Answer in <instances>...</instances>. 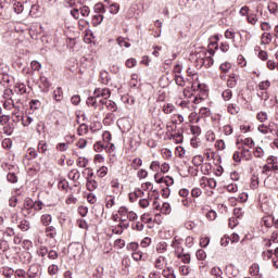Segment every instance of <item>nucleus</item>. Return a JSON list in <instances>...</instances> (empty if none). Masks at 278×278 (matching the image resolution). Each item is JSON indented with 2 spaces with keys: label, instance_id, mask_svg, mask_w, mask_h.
Returning <instances> with one entry per match:
<instances>
[{
  "label": "nucleus",
  "instance_id": "1",
  "mask_svg": "<svg viewBox=\"0 0 278 278\" xmlns=\"http://www.w3.org/2000/svg\"><path fill=\"white\" fill-rule=\"evenodd\" d=\"M42 207H45V203H42V201L34 202L31 198H26L22 207V214L26 218H34V216H36V212H40Z\"/></svg>",
  "mask_w": 278,
  "mask_h": 278
},
{
  "label": "nucleus",
  "instance_id": "2",
  "mask_svg": "<svg viewBox=\"0 0 278 278\" xmlns=\"http://www.w3.org/2000/svg\"><path fill=\"white\" fill-rule=\"evenodd\" d=\"M8 5H12L15 14H23V11L25 10V5L21 0H0V16L5 14Z\"/></svg>",
  "mask_w": 278,
  "mask_h": 278
},
{
  "label": "nucleus",
  "instance_id": "3",
  "mask_svg": "<svg viewBox=\"0 0 278 278\" xmlns=\"http://www.w3.org/2000/svg\"><path fill=\"white\" fill-rule=\"evenodd\" d=\"M273 170H278V162H277V157L269 156L267 159V164L263 166V174L268 175V173Z\"/></svg>",
  "mask_w": 278,
  "mask_h": 278
},
{
  "label": "nucleus",
  "instance_id": "4",
  "mask_svg": "<svg viewBox=\"0 0 278 278\" xmlns=\"http://www.w3.org/2000/svg\"><path fill=\"white\" fill-rule=\"evenodd\" d=\"M18 125L17 122H14V119H11V122H8L3 125L2 131L4 136H12L14 134V129H16V126Z\"/></svg>",
  "mask_w": 278,
  "mask_h": 278
},
{
  "label": "nucleus",
  "instance_id": "5",
  "mask_svg": "<svg viewBox=\"0 0 278 278\" xmlns=\"http://www.w3.org/2000/svg\"><path fill=\"white\" fill-rule=\"evenodd\" d=\"M99 103H101L102 108H100V110H103V105H105L106 110H109V112H116V110H118V106H116V102L112 101V100H108V99H100Z\"/></svg>",
  "mask_w": 278,
  "mask_h": 278
},
{
  "label": "nucleus",
  "instance_id": "6",
  "mask_svg": "<svg viewBox=\"0 0 278 278\" xmlns=\"http://www.w3.org/2000/svg\"><path fill=\"white\" fill-rule=\"evenodd\" d=\"M154 179H155L156 184H165V186H167V188H169V186H173V184H175V179H173V177H170V176L160 177L156 174L154 176Z\"/></svg>",
  "mask_w": 278,
  "mask_h": 278
},
{
  "label": "nucleus",
  "instance_id": "7",
  "mask_svg": "<svg viewBox=\"0 0 278 278\" xmlns=\"http://www.w3.org/2000/svg\"><path fill=\"white\" fill-rule=\"evenodd\" d=\"M93 94L98 98V99H110V96L112 94V91H110L108 88H97L93 91Z\"/></svg>",
  "mask_w": 278,
  "mask_h": 278
},
{
  "label": "nucleus",
  "instance_id": "8",
  "mask_svg": "<svg viewBox=\"0 0 278 278\" xmlns=\"http://www.w3.org/2000/svg\"><path fill=\"white\" fill-rule=\"evenodd\" d=\"M11 118L13 121V123H21L22 118H23V112L21 111V105H16L11 114Z\"/></svg>",
  "mask_w": 278,
  "mask_h": 278
},
{
  "label": "nucleus",
  "instance_id": "9",
  "mask_svg": "<svg viewBox=\"0 0 278 278\" xmlns=\"http://www.w3.org/2000/svg\"><path fill=\"white\" fill-rule=\"evenodd\" d=\"M219 71H222L219 77L220 79L225 80L227 79V73H229V71H231V63L229 62H225V63H222L220 66H219Z\"/></svg>",
  "mask_w": 278,
  "mask_h": 278
},
{
  "label": "nucleus",
  "instance_id": "10",
  "mask_svg": "<svg viewBox=\"0 0 278 278\" xmlns=\"http://www.w3.org/2000/svg\"><path fill=\"white\" fill-rule=\"evenodd\" d=\"M182 243H184V239H181L179 237H175L172 241V247H173V249H175L177 251V253H179V251H181V253H184V248H181Z\"/></svg>",
  "mask_w": 278,
  "mask_h": 278
},
{
  "label": "nucleus",
  "instance_id": "11",
  "mask_svg": "<svg viewBox=\"0 0 278 278\" xmlns=\"http://www.w3.org/2000/svg\"><path fill=\"white\" fill-rule=\"evenodd\" d=\"M104 201H105L106 210H112V207H114V205H116V197H114L112 194L106 193Z\"/></svg>",
  "mask_w": 278,
  "mask_h": 278
},
{
  "label": "nucleus",
  "instance_id": "12",
  "mask_svg": "<svg viewBox=\"0 0 278 278\" xmlns=\"http://www.w3.org/2000/svg\"><path fill=\"white\" fill-rule=\"evenodd\" d=\"M48 254H49V248H47V245H40L37 249V255L41 257V262H45V260H47Z\"/></svg>",
  "mask_w": 278,
  "mask_h": 278
},
{
  "label": "nucleus",
  "instance_id": "13",
  "mask_svg": "<svg viewBox=\"0 0 278 278\" xmlns=\"http://www.w3.org/2000/svg\"><path fill=\"white\" fill-rule=\"evenodd\" d=\"M52 99L54 101H56L58 103H60V101H62V99H64V91L62 90V87H58L53 91Z\"/></svg>",
  "mask_w": 278,
  "mask_h": 278
},
{
  "label": "nucleus",
  "instance_id": "14",
  "mask_svg": "<svg viewBox=\"0 0 278 278\" xmlns=\"http://www.w3.org/2000/svg\"><path fill=\"white\" fill-rule=\"evenodd\" d=\"M250 274L252 277L262 278V273H260V265L257 263L251 265Z\"/></svg>",
  "mask_w": 278,
  "mask_h": 278
},
{
  "label": "nucleus",
  "instance_id": "15",
  "mask_svg": "<svg viewBox=\"0 0 278 278\" xmlns=\"http://www.w3.org/2000/svg\"><path fill=\"white\" fill-rule=\"evenodd\" d=\"M178 105H179V108H181V110H187V112L194 110V104H192L188 100L180 101Z\"/></svg>",
  "mask_w": 278,
  "mask_h": 278
},
{
  "label": "nucleus",
  "instance_id": "16",
  "mask_svg": "<svg viewBox=\"0 0 278 278\" xmlns=\"http://www.w3.org/2000/svg\"><path fill=\"white\" fill-rule=\"evenodd\" d=\"M111 188H113V193L114 194H119L121 193V181L118 179H113L110 182Z\"/></svg>",
  "mask_w": 278,
  "mask_h": 278
},
{
  "label": "nucleus",
  "instance_id": "17",
  "mask_svg": "<svg viewBox=\"0 0 278 278\" xmlns=\"http://www.w3.org/2000/svg\"><path fill=\"white\" fill-rule=\"evenodd\" d=\"M46 236L47 238L54 239L58 236V229L54 226H47L46 227Z\"/></svg>",
  "mask_w": 278,
  "mask_h": 278
},
{
  "label": "nucleus",
  "instance_id": "18",
  "mask_svg": "<svg viewBox=\"0 0 278 278\" xmlns=\"http://www.w3.org/2000/svg\"><path fill=\"white\" fill-rule=\"evenodd\" d=\"M86 186H87V190H89V192H94V190H97V188H99V182H97V180H94V179H88Z\"/></svg>",
  "mask_w": 278,
  "mask_h": 278
},
{
  "label": "nucleus",
  "instance_id": "19",
  "mask_svg": "<svg viewBox=\"0 0 278 278\" xmlns=\"http://www.w3.org/2000/svg\"><path fill=\"white\" fill-rule=\"evenodd\" d=\"M200 62L202 66H204L205 68H210L214 66V59L212 56H206L204 59H201Z\"/></svg>",
  "mask_w": 278,
  "mask_h": 278
},
{
  "label": "nucleus",
  "instance_id": "20",
  "mask_svg": "<svg viewBox=\"0 0 278 278\" xmlns=\"http://www.w3.org/2000/svg\"><path fill=\"white\" fill-rule=\"evenodd\" d=\"M30 227L31 224L27 219H22L18 224V229H21V231H29Z\"/></svg>",
  "mask_w": 278,
  "mask_h": 278
},
{
  "label": "nucleus",
  "instance_id": "21",
  "mask_svg": "<svg viewBox=\"0 0 278 278\" xmlns=\"http://www.w3.org/2000/svg\"><path fill=\"white\" fill-rule=\"evenodd\" d=\"M270 42H273V35L264 33L261 37V45H270Z\"/></svg>",
  "mask_w": 278,
  "mask_h": 278
},
{
  "label": "nucleus",
  "instance_id": "22",
  "mask_svg": "<svg viewBox=\"0 0 278 278\" xmlns=\"http://www.w3.org/2000/svg\"><path fill=\"white\" fill-rule=\"evenodd\" d=\"M16 103H14V100H12V98L7 99L3 102V108L4 110H14V108H16Z\"/></svg>",
  "mask_w": 278,
  "mask_h": 278
},
{
  "label": "nucleus",
  "instance_id": "23",
  "mask_svg": "<svg viewBox=\"0 0 278 278\" xmlns=\"http://www.w3.org/2000/svg\"><path fill=\"white\" fill-rule=\"evenodd\" d=\"M162 275L165 278H177L175 276V269H173V267H167L166 269H164Z\"/></svg>",
  "mask_w": 278,
  "mask_h": 278
},
{
  "label": "nucleus",
  "instance_id": "24",
  "mask_svg": "<svg viewBox=\"0 0 278 278\" xmlns=\"http://www.w3.org/2000/svg\"><path fill=\"white\" fill-rule=\"evenodd\" d=\"M227 110L229 114H240V106L238 104L230 103Z\"/></svg>",
  "mask_w": 278,
  "mask_h": 278
},
{
  "label": "nucleus",
  "instance_id": "25",
  "mask_svg": "<svg viewBox=\"0 0 278 278\" xmlns=\"http://www.w3.org/2000/svg\"><path fill=\"white\" fill-rule=\"evenodd\" d=\"M81 177V174H79V170L72 169L68 173V179H72V181H78V179Z\"/></svg>",
  "mask_w": 278,
  "mask_h": 278
},
{
  "label": "nucleus",
  "instance_id": "26",
  "mask_svg": "<svg viewBox=\"0 0 278 278\" xmlns=\"http://www.w3.org/2000/svg\"><path fill=\"white\" fill-rule=\"evenodd\" d=\"M68 147H71V142H60L56 144V151L64 153V151H68Z\"/></svg>",
  "mask_w": 278,
  "mask_h": 278
},
{
  "label": "nucleus",
  "instance_id": "27",
  "mask_svg": "<svg viewBox=\"0 0 278 278\" xmlns=\"http://www.w3.org/2000/svg\"><path fill=\"white\" fill-rule=\"evenodd\" d=\"M37 149H38L39 153L45 154V153H47L49 146L47 144V141L41 140V141H39Z\"/></svg>",
  "mask_w": 278,
  "mask_h": 278
},
{
  "label": "nucleus",
  "instance_id": "28",
  "mask_svg": "<svg viewBox=\"0 0 278 278\" xmlns=\"http://www.w3.org/2000/svg\"><path fill=\"white\" fill-rule=\"evenodd\" d=\"M238 85V79H236V74L229 75V78L227 80L228 88H236Z\"/></svg>",
  "mask_w": 278,
  "mask_h": 278
},
{
  "label": "nucleus",
  "instance_id": "29",
  "mask_svg": "<svg viewBox=\"0 0 278 278\" xmlns=\"http://www.w3.org/2000/svg\"><path fill=\"white\" fill-rule=\"evenodd\" d=\"M7 179H8V181H10V184L18 182V176L16 175L15 172H9L7 175Z\"/></svg>",
  "mask_w": 278,
  "mask_h": 278
},
{
  "label": "nucleus",
  "instance_id": "30",
  "mask_svg": "<svg viewBox=\"0 0 278 278\" xmlns=\"http://www.w3.org/2000/svg\"><path fill=\"white\" fill-rule=\"evenodd\" d=\"M99 98L93 94V97H89L87 99V105L94 108L97 110Z\"/></svg>",
  "mask_w": 278,
  "mask_h": 278
},
{
  "label": "nucleus",
  "instance_id": "31",
  "mask_svg": "<svg viewBox=\"0 0 278 278\" xmlns=\"http://www.w3.org/2000/svg\"><path fill=\"white\" fill-rule=\"evenodd\" d=\"M256 121L260 123H266L268 121V113L261 111L256 114Z\"/></svg>",
  "mask_w": 278,
  "mask_h": 278
},
{
  "label": "nucleus",
  "instance_id": "32",
  "mask_svg": "<svg viewBox=\"0 0 278 278\" xmlns=\"http://www.w3.org/2000/svg\"><path fill=\"white\" fill-rule=\"evenodd\" d=\"M26 275L28 278H37L38 277V267L37 266L29 267Z\"/></svg>",
  "mask_w": 278,
  "mask_h": 278
},
{
  "label": "nucleus",
  "instance_id": "33",
  "mask_svg": "<svg viewBox=\"0 0 278 278\" xmlns=\"http://www.w3.org/2000/svg\"><path fill=\"white\" fill-rule=\"evenodd\" d=\"M100 80H101V84H104V86H108L110 84V74H108V72H101Z\"/></svg>",
  "mask_w": 278,
  "mask_h": 278
},
{
  "label": "nucleus",
  "instance_id": "34",
  "mask_svg": "<svg viewBox=\"0 0 278 278\" xmlns=\"http://www.w3.org/2000/svg\"><path fill=\"white\" fill-rule=\"evenodd\" d=\"M170 140H174L176 144H181L184 142V135L181 132L172 135Z\"/></svg>",
  "mask_w": 278,
  "mask_h": 278
},
{
  "label": "nucleus",
  "instance_id": "35",
  "mask_svg": "<svg viewBox=\"0 0 278 278\" xmlns=\"http://www.w3.org/2000/svg\"><path fill=\"white\" fill-rule=\"evenodd\" d=\"M222 97L224 101H231L233 97V91H231V89H226L223 91Z\"/></svg>",
  "mask_w": 278,
  "mask_h": 278
},
{
  "label": "nucleus",
  "instance_id": "36",
  "mask_svg": "<svg viewBox=\"0 0 278 278\" xmlns=\"http://www.w3.org/2000/svg\"><path fill=\"white\" fill-rule=\"evenodd\" d=\"M53 220V217L49 214H45L41 216V223L45 225V227H49L51 225V222Z\"/></svg>",
  "mask_w": 278,
  "mask_h": 278
},
{
  "label": "nucleus",
  "instance_id": "37",
  "mask_svg": "<svg viewBox=\"0 0 278 278\" xmlns=\"http://www.w3.org/2000/svg\"><path fill=\"white\" fill-rule=\"evenodd\" d=\"M96 14H105V5L103 3H97L93 7Z\"/></svg>",
  "mask_w": 278,
  "mask_h": 278
},
{
  "label": "nucleus",
  "instance_id": "38",
  "mask_svg": "<svg viewBox=\"0 0 278 278\" xmlns=\"http://www.w3.org/2000/svg\"><path fill=\"white\" fill-rule=\"evenodd\" d=\"M164 114H173L175 112V105L167 103L163 105Z\"/></svg>",
  "mask_w": 278,
  "mask_h": 278
},
{
  "label": "nucleus",
  "instance_id": "39",
  "mask_svg": "<svg viewBox=\"0 0 278 278\" xmlns=\"http://www.w3.org/2000/svg\"><path fill=\"white\" fill-rule=\"evenodd\" d=\"M247 21H248V23H250V25H256L257 21H258L257 14H255V13L249 14L247 17Z\"/></svg>",
  "mask_w": 278,
  "mask_h": 278
},
{
  "label": "nucleus",
  "instance_id": "40",
  "mask_svg": "<svg viewBox=\"0 0 278 278\" xmlns=\"http://www.w3.org/2000/svg\"><path fill=\"white\" fill-rule=\"evenodd\" d=\"M210 170H212V164L211 163H204L201 165V173L203 175H210Z\"/></svg>",
  "mask_w": 278,
  "mask_h": 278
},
{
  "label": "nucleus",
  "instance_id": "41",
  "mask_svg": "<svg viewBox=\"0 0 278 278\" xmlns=\"http://www.w3.org/2000/svg\"><path fill=\"white\" fill-rule=\"evenodd\" d=\"M101 23H103V14L97 13L96 15L92 16L93 25H101Z\"/></svg>",
  "mask_w": 278,
  "mask_h": 278
},
{
  "label": "nucleus",
  "instance_id": "42",
  "mask_svg": "<svg viewBox=\"0 0 278 278\" xmlns=\"http://www.w3.org/2000/svg\"><path fill=\"white\" fill-rule=\"evenodd\" d=\"M117 45H119V47H125L126 49H129V47H131V43H129L127 39L123 37L117 38Z\"/></svg>",
  "mask_w": 278,
  "mask_h": 278
},
{
  "label": "nucleus",
  "instance_id": "43",
  "mask_svg": "<svg viewBox=\"0 0 278 278\" xmlns=\"http://www.w3.org/2000/svg\"><path fill=\"white\" fill-rule=\"evenodd\" d=\"M241 155L242 157H244V160H252L253 159V154L251 153V150L243 148L241 151Z\"/></svg>",
  "mask_w": 278,
  "mask_h": 278
},
{
  "label": "nucleus",
  "instance_id": "44",
  "mask_svg": "<svg viewBox=\"0 0 278 278\" xmlns=\"http://www.w3.org/2000/svg\"><path fill=\"white\" fill-rule=\"evenodd\" d=\"M203 155H195L192 159V164L195 166H202L203 165Z\"/></svg>",
  "mask_w": 278,
  "mask_h": 278
},
{
  "label": "nucleus",
  "instance_id": "45",
  "mask_svg": "<svg viewBox=\"0 0 278 278\" xmlns=\"http://www.w3.org/2000/svg\"><path fill=\"white\" fill-rule=\"evenodd\" d=\"M167 249H168V244L166 242H160L156 247L157 253H166Z\"/></svg>",
  "mask_w": 278,
  "mask_h": 278
},
{
  "label": "nucleus",
  "instance_id": "46",
  "mask_svg": "<svg viewBox=\"0 0 278 278\" xmlns=\"http://www.w3.org/2000/svg\"><path fill=\"white\" fill-rule=\"evenodd\" d=\"M21 121H22L23 127H29V124L34 123V118H31V116H28V115L23 116Z\"/></svg>",
  "mask_w": 278,
  "mask_h": 278
},
{
  "label": "nucleus",
  "instance_id": "47",
  "mask_svg": "<svg viewBox=\"0 0 278 278\" xmlns=\"http://www.w3.org/2000/svg\"><path fill=\"white\" fill-rule=\"evenodd\" d=\"M258 186H260V180H258V178L255 177V176H253V177L251 178L250 188H251L252 190H257Z\"/></svg>",
  "mask_w": 278,
  "mask_h": 278
},
{
  "label": "nucleus",
  "instance_id": "48",
  "mask_svg": "<svg viewBox=\"0 0 278 278\" xmlns=\"http://www.w3.org/2000/svg\"><path fill=\"white\" fill-rule=\"evenodd\" d=\"M88 131V125L86 124H80L78 129H77V134L78 136H86V132Z\"/></svg>",
  "mask_w": 278,
  "mask_h": 278
},
{
  "label": "nucleus",
  "instance_id": "49",
  "mask_svg": "<svg viewBox=\"0 0 278 278\" xmlns=\"http://www.w3.org/2000/svg\"><path fill=\"white\" fill-rule=\"evenodd\" d=\"M199 121H201V116L199 115V113H197V112L190 113L189 122H191V123H199Z\"/></svg>",
  "mask_w": 278,
  "mask_h": 278
},
{
  "label": "nucleus",
  "instance_id": "50",
  "mask_svg": "<svg viewBox=\"0 0 278 278\" xmlns=\"http://www.w3.org/2000/svg\"><path fill=\"white\" fill-rule=\"evenodd\" d=\"M76 164H77V166H79V168H86V166H88V159L78 157Z\"/></svg>",
  "mask_w": 278,
  "mask_h": 278
},
{
  "label": "nucleus",
  "instance_id": "51",
  "mask_svg": "<svg viewBox=\"0 0 278 278\" xmlns=\"http://www.w3.org/2000/svg\"><path fill=\"white\" fill-rule=\"evenodd\" d=\"M49 275H58L60 273V267L55 264H52L48 267Z\"/></svg>",
  "mask_w": 278,
  "mask_h": 278
},
{
  "label": "nucleus",
  "instance_id": "52",
  "mask_svg": "<svg viewBox=\"0 0 278 278\" xmlns=\"http://www.w3.org/2000/svg\"><path fill=\"white\" fill-rule=\"evenodd\" d=\"M161 214H170V204L168 202L162 204Z\"/></svg>",
  "mask_w": 278,
  "mask_h": 278
},
{
  "label": "nucleus",
  "instance_id": "53",
  "mask_svg": "<svg viewBox=\"0 0 278 278\" xmlns=\"http://www.w3.org/2000/svg\"><path fill=\"white\" fill-rule=\"evenodd\" d=\"M29 105H30V110H40V106L42 105V103L40 102V100H31Z\"/></svg>",
  "mask_w": 278,
  "mask_h": 278
},
{
  "label": "nucleus",
  "instance_id": "54",
  "mask_svg": "<svg viewBox=\"0 0 278 278\" xmlns=\"http://www.w3.org/2000/svg\"><path fill=\"white\" fill-rule=\"evenodd\" d=\"M12 118V116L10 115H0V125L3 127L4 125H8V123H10V119Z\"/></svg>",
  "mask_w": 278,
  "mask_h": 278
},
{
  "label": "nucleus",
  "instance_id": "55",
  "mask_svg": "<svg viewBox=\"0 0 278 278\" xmlns=\"http://www.w3.org/2000/svg\"><path fill=\"white\" fill-rule=\"evenodd\" d=\"M131 166L134 167L135 170H138L140 166H142V159H134Z\"/></svg>",
  "mask_w": 278,
  "mask_h": 278
},
{
  "label": "nucleus",
  "instance_id": "56",
  "mask_svg": "<svg viewBox=\"0 0 278 278\" xmlns=\"http://www.w3.org/2000/svg\"><path fill=\"white\" fill-rule=\"evenodd\" d=\"M270 88V80H264L258 84V90H268Z\"/></svg>",
  "mask_w": 278,
  "mask_h": 278
},
{
  "label": "nucleus",
  "instance_id": "57",
  "mask_svg": "<svg viewBox=\"0 0 278 278\" xmlns=\"http://www.w3.org/2000/svg\"><path fill=\"white\" fill-rule=\"evenodd\" d=\"M131 229H134V231H142V229H144V224L137 222L131 224Z\"/></svg>",
  "mask_w": 278,
  "mask_h": 278
},
{
  "label": "nucleus",
  "instance_id": "58",
  "mask_svg": "<svg viewBox=\"0 0 278 278\" xmlns=\"http://www.w3.org/2000/svg\"><path fill=\"white\" fill-rule=\"evenodd\" d=\"M97 175L98 177H100L101 179H103V177H105V175H108V167L102 166L97 170Z\"/></svg>",
  "mask_w": 278,
  "mask_h": 278
},
{
  "label": "nucleus",
  "instance_id": "59",
  "mask_svg": "<svg viewBox=\"0 0 278 278\" xmlns=\"http://www.w3.org/2000/svg\"><path fill=\"white\" fill-rule=\"evenodd\" d=\"M121 10V4L113 3L110 5V13L111 14H118V11Z\"/></svg>",
  "mask_w": 278,
  "mask_h": 278
},
{
  "label": "nucleus",
  "instance_id": "60",
  "mask_svg": "<svg viewBox=\"0 0 278 278\" xmlns=\"http://www.w3.org/2000/svg\"><path fill=\"white\" fill-rule=\"evenodd\" d=\"M93 149L97 153H101L105 149V146L101 141H98L94 143Z\"/></svg>",
  "mask_w": 278,
  "mask_h": 278
},
{
  "label": "nucleus",
  "instance_id": "61",
  "mask_svg": "<svg viewBox=\"0 0 278 278\" xmlns=\"http://www.w3.org/2000/svg\"><path fill=\"white\" fill-rule=\"evenodd\" d=\"M178 258L181 260L184 264H190V254H178Z\"/></svg>",
  "mask_w": 278,
  "mask_h": 278
},
{
  "label": "nucleus",
  "instance_id": "62",
  "mask_svg": "<svg viewBox=\"0 0 278 278\" xmlns=\"http://www.w3.org/2000/svg\"><path fill=\"white\" fill-rule=\"evenodd\" d=\"M190 131L193 136H201V127L199 126H190Z\"/></svg>",
  "mask_w": 278,
  "mask_h": 278
},
{
  "label": "nucleus",
  "instance_id": "63",
  "mask_svg": "<svg viewBox=\"0 0 278 278\" xmlns=\"http://www.w3.org/2000/svg\"><path fill=\"white\" fill-rule=\"evenodd\" d=\"M48 257L50 260H58V257H60V253H58L55 250H48Z\"/></svg>",
  "mask_w": 278,
  "mask_h": 278
},
{
  "label": "nucleus",
  "instance_id": "64",
  "mask_svg": "<svg viewBox=\"0 0 278 278\" xmlns=\"http://www.w3.org/2000/svg\"><path fill=\"white\" fill-rule=\"evenodd\" d=\"M253 155L256 157H264V149L256 147L253 152Z\"/></svg>",
  "mask_w": 278,
  "mask_h": 278
}]
</instances>
